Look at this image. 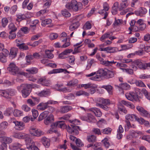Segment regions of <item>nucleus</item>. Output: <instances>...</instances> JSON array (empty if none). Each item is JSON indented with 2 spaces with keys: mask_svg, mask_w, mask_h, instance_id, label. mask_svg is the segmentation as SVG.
<instances>
[{
  "mask_svg": "<svg viewBox=\"0 0 150 150\" xmlns=\"http://www.w3.org/2000/svg\"><path fill=\"white\" fill-rule=\"evenodd\" d=\"M65 6L67 9H72L74 11L77 12L81 8L82 5L81 3L78 2L76 0H72L70 3L67 4Z\"/></svg>",
  "mask_w": 150,
  "mask_h": 150,
  "instance_id": "nucleus-1",
  "label": "nucleus"
},
{
  "mask_svg": "<svg viewBox=\"0 0 150 150\" xmlns=\"http://www.w3.org/2000/svg\"><path fill=\"white\" fill-rule=\"evenodd\" d=\"M18 90L21 89L22 95L23 97L26 98L29 95L30 92L31 85L28 84H22L20 86L17 87Z\"/></svg>",
  "mask_w": 150,
  "mask_h": 150,
  "instance_id": "nucleus-2",
  "label": "nucleus"
},
{
  "mask_svg": "<svg viewBox=\"0 0 150 150\" xmlns=\"http://www.w3.org/2000/svg\"><path fill=\"white\" fill-rule=\"evenodd\" d=\"M72 124L68 125L67 127V131L69 133L74 135H76L79 133V130H80L79 127L76 125L74 124V121L73 120L69 121Z\"/></svg>",
  "mask_w": 150,
  "mask_h": 150,
  "instance_id": "nucleus-3",
  "label": "nucleus"
},
{
  "mask_svg": "<svg viewBox=\"0 0 150 150\" xmlns=\"http://www.w3.org/2000/svg\"><path fill=\"white\" fill-rule=\"evenodd\" d=\"M99 103H96V105L97 106L105 110H109V108L108 106L111 104L109 99L100 98L99 100Z\"/></svg>",
  "mask_w": 150,
  "mask_h": 150,
  "instance_id": "nucleus-4",
  "label": "nucleus"
},
{
  "mask_svg": "<svg viewBox=\"0 0 150 150\" xmlns=\"http://www.w3.org/2000/svg\"><path fill=\"white\" fill-rule=\"evenodd\" d=\"M7 69L13 74H19L21 75H24L25 74L24 72H20L19 68L14 63H10Z\"/></svg>",
  "mask_w": 150,
  "mask_h": 150,
  "instance_id": "nucleus-5",
  "label": "nucleus"
},
{
  "mask_svg": "<svg viewBox=\"0 0 150 150\" xmlns=\"http://www.w3.org/2000/svg\"><path fill=\"white\" fill-rule=\"evenodd\" d=\"M108 69H100L98 70L97 72V75L93 76L90 79L93 80H96L97 79L100 78L101 77H103L105 78L107 74Z\"/></svg>",
  "mask_w": 150,
  "mask_h": 150,
  "instance_id": "nucleus-6",
  "label": "nucleus"
},
{
  "mask_svg": "<svg viewBox=\"0 0 150 150\" xmlns=\"http://www.w3.org/2000/svg\"><path fill=\"white\" fill-rule=\"evenodd\" d=\"M132 64L133 65V68L135 70H137L138 67L140 69H145L146 66H145V63H144L141 59H137L132 62Z\"/></svg>",
  "mask_w": 150,
  "mask_h": 150,
  "instance_id": "nucleus-7",
  "label": "nucleus"
},
{
  "mask_svg": "<svg viewBox=\"0 0 150 150\" xmlns=\"http://www.w3.org/2000/svg\"><path fill=\"white\" fill-rule=\"evenodd\" d=\"M25 142L27 145V148L29 150H40L36 146H34L35 143L30 138H26Z\"/></svg>",
  "mask_w": 150,
  "mask_h": 150,
  "instance_id": "nucleus-8",
  "label": "nucleus"
},
{
  "mask_svg": "<svg viewBox=\"0 0 150 150\" xmlns=\"http://www.w3.org/2000/svg\"><path fill=\"white\" fill-rule=\"evenodd\" d=\"M96 57L100 61L101 64L105 66H112L113 64H114L116 63V62H115L114 61H108L103 60V59L101 58L99 54H97Z\"/></svg>",
  "mask_w": 150,
  "mask_h": 150,
  "instance_id": "nucleus-9",
  "label": "nucleus"
},
{
  "mask_svg": "<svg viewBox=\"0 0 150 150\" xmlns=\"http://www.w3.org/2000/svg\"><path fill=\"white\" fill-rule=\"evenodd\" d=\"M30 134L34 136L40 137L44 135V133L40 129L32 127L30 129Z\"/></svg>",
  "mask_w": 150,
  "mask_h": 150,
  "instance_id": "nucleus-10",
  "label": "nucleus"
},
{
  "mask_svg": "<svg viewBox=\"0 0 150 150\" xmlns=\"http://www.w3.org/2000/svg\"><path fill=\"white\" fill-rule=\"evenodd\" d=\"M37 83L45 86H48L51 85L50 81L49 80L46 79L44 77H42L38 79Z\"/></svg>",
  "mask_w": 150,
  "mask_h": 150,
  "instance_id": "nucleus-11",
  "label": "nucleus"
},
{
  "mask_svg": "<svg viewBox=\"0 0 150 150\" xmlns=\"http://www.w3.org/2000/svg\"><path fill=\"white\" fill-rule=\"evenodd\" d=\"M137 109L139 112L140 114L142 116L148 118H150V114L142 107L140 106H137Z\"/></svg>",
  "mask_w": 150,
  "mask_h": 150,
  "instance_id": "nucleus-12",
  "label": "nucleus"
},
{
  "mask_svg": "<svg viewBox=\"0 0 150 150\" xmlns=\"http://www.w3.org/2000/svg\"><path fill=\"white\" fill-rule=\"evenodd\" d=\"M13 137L15 138L18 139H26L30 138L28 135L21 132H14L13 134Z\"/></svg>",
  "mask_w": 150,
  "mask_h": 150,
  "instance_id": "nucleus-13",
  "label": "nucleus"
},
{
  "mask_svg": "<svg viewBox=\"0 0 150 150\" xmlns=\"http://www.w3.org/2000/svg\"><path fill=\"white\" fill-rule=\"evenodd\" d=\"M54 121V116L52 114H50L44 120V123L46 125H50Z\"/></svg>",
  "mask_w": 150,
  "mask_h": 150,
  "instance_id": "nucleus-14",
  "label": "nucleus"
},
{
  "mask_svg": "<svg viewBox=\"0 0 150 150\" xmlns=\"http://www.w3.org/2000/svg\"><path fill=\"white\" fill-rule=\"evenodd\" d=\"M125 96L128 100L131 101H133L134 100L137 101L138 100V98L135 96L134 93L133 92L126 93Z\"/></svg>",
  "mask_w": 150,
  "mask_h": 150,
  "instance_id": "nucleus-15",
  "label": "nucleus"
},
{
  "mask_svg": "<svg viewBox=\"0 0 150 150\" xmlns=\"http://www.w3.org/2000/svg\"><path fill=\"white\" fill-rule=\"evenodd\" d=\"M13 122L15 124L17 129L18 130H21L24 128L25 124L22 122L16 120L13 121Z\"/></svg>",
  "mask_w": 150,
  "mask_h": 150,
  "instance_id": "nucleus-16",
  "label": "nucleus"
},
{
  "mask_svg": "<svg viewBox=\"0 0 150 150\" xmlns=\"http://www.w3.org/2000/svg\"><path fill=\"white\" fill-rule=\"evenodd\" d=\"M72 107L70 106L66 105L61 106L60 107L59 112L61 113H65L72 110Z\"/></svg>",
  "mask_w": 150,
  "mask_h": 150,
  "instance_id": "nucleus-17",
  "label": "nucleus"
},
{
  "mask_svg": "<svg viewBox=\"0 0 150 150\" xmlns=\"http://www.w3.org/2000/svg\"><path fill=\"white\" fill-rule=\"evenodd\" d=\"M72 51L73 50L71 49L66 50L59 54V58L61 59L65 58L67 57L66 55Z\"/></svg>",
  "mask_w": 150,
  "mask_h": 150,
  "instance_id": "nucleus-18",
  "label": "nucleus"
},
{
  "mask_svg": "<svg viewBox=\"0 0 150 150\" xmlns=\"http://www.w3.org/2000/svg\"><path fill=\"white\" fill-rule=\"evenodd\" d=\"M48 105L47 102L45 103L42 102L38 105L37 108L39 110H44L49 107Z\"/></svg>",
  "mask_w": 150,
  "mask_h": 150,
  "instance_id": "nucleus-19",
  "label": "nucleus"
},
{
  "mask_svg": "<svg viewBox=\"0 0 150 150\" xmlns=\"http://www.w3.org/2000/svg\"><path fill=\"white\" fill-rule=\"evenodd\" d=\"M18 51L17 48L13 47L11 49L10 52L9 54V56L12 59L15 58L16 56L17 53Z\"/></svg>",
  "mask_w": 150,
  "mask_h": 150,
  "instance_id": "nucleus-20",
  "label": "nucleus"
},
{
  "mask_svg": "<svg viewBox=\"0 0 150 150\" xmlns=\"http://www.w3.org/2000/svg\"><path fill=\"white\" fill-rule=\"evenodd\" d=\"M42 142L46 147L48 148L50 146V140L45 137H42L41 139Z\"/></svg>",
  "mask_w": 150,
  "mask_h": 150,
  "instance_id": "nucleus-21",
  "label": "nucleus"
},
{
  "mask_svg": "<svg viewBox=\"0 0 150 150\" xmlns=\"http://www.w3.org/2000/svg\"><path fill=\"white\" fill-rule=\"evenodd\" d=\"M62 72H64L65 73H66L67 72L68 73H69V71H68L67 70L65 69H53L52 71L49 72V74H50L53 73H59Z\"/></svg>",
  "mask_w": 150,
  "mask_h": 150,
  "instance_id": "nucleus-22",
  "label": "nucleus"
},
{
  "mask_svg": "<svg viewBox=\"0 0 150 150\" xmlns=\"http://www.w3.org/2000/svg\"><path fill=\"white\" fill-rule=\"evenodd\" d=\"M1 139L0 142L2 143H4L6 144L11 143L12 142V139L11 137L5 136L3 138H1Z\"/></svg>",
  "mask_w": 150,
  "mask_h": 150,
  "instance_id": "nucleus-23",
  "label": "nucleus"
},
{
  "mask_svg": "<svg viewBox=\"0 0 150 150\" xmlns=\"http://www.w3.org/2000/svg\"><path fill=\"white\" fill-rule=\"evenodd\" d=\"M90 110L94 112L95 115L97 117H100L102 115V112L100 110L97 108H91Z\"/></svg>",
  "mask_w": 150,
  "mask_h": 150,
  "instance_id": "nucleus-24",
  "label": "nucleus"
},
{
  "mask_svg": "<svg viewBox=\"0 0 150 150\" xmlns=\"http://www.w3.org/2000/svg\"><path fill=\"white\" fill-rule=\"evenodd\" d=\"M107 73L105 78L108 79L113 77L114 75L116 74V72L115 71L109 70L108 69Z\"/></svg>",
  "mask_w": 150,
  "mask_h": 150,
  "instance_id": "nucleus-25",
  "label": "nucleus"
},
{
  "mask_svg": "<svg viewBox=\"0 0 150 150\" xmlns=\"http://www.w3.org/2000/svg\"><path fill=\"white\" fill-rule=\"evenodd\" d=\"M78 83V81L77 79H73L69 81L67 85L68 86L74 87L77 85Z\"/></svg>",
  "mask_w": 150,
  "mask_h": 150,
  "instance_id": "nucleus-26",
  "label": "nucleus"
},
{
  "mask_svg": "<svg viewBox=\"0 0 150 150\" xmlns=\"http://www.w3.org/2000/svg\"><path fill=\"white\" fill-rule=\"evenodd\" d=\"M126 120H129L132 121H138V119L139 118L137 117L135 115H128L126 116Z\"/></svg>",
  "mask_w": 150,
  "mask_h": 150,
  "instance_id": "nucleus-27",
  "label": "nucleus"
},
{
  "mask_svg": "<svg viewBox=\"0 0 150 150\" xmlns=\"http://www.w3.org/2000/svg\"><path fill=\"white\" fill-rule=\"evenodd\" d=\"M49 112L47 111H45L43 112H42L38 118V121H40L42 120L45 118H46L48 116L49 114Z\"/></svg>",
  "mask_w": 150,
  "mask_h": 150,
  "instance_id": "nucleus-28",
  "label": "nucleus"
},
{
  "mask_svg": "<svg viewBox=\"0 0 150 150\" xmlns=\"http://www.w3.org/2000/svg\"><path fill=\"white\" fill-rule=\"evenodd\" d=\"M118 6L119 3L118 2H116L114 4L112 7V12L113 15H115L117 13Z\"/></svg>",
  "mask_w": 150,
  "mask_h": 150,
  "instance_id": "nucleus-29",
  "label": "nucleus"
},
{
  "mask_svg": "<svg viewBox=\"0 0 150 150\" xmlns=\"http://www.w3.org/2000/svg\"><path fill=\"white\" fill-rule=\"evenodd\" d=\"M87 139L89 142H95L96 141V137L93 135H91L87 136Z\"/></svg>",
  "mask_w": 150,
  "mask_h": 150,
  "instance_id": "nucleus-30",
  "label": "nucleus"
},
{
  "mask_svg": "<svg viewBox=\"0 0 150 150\" xmlns=\"http://www.w3.org/2000/svg\"><path fill=\"white\" fill-rule=\"evenodd\" d=\"M0 95L7 99H8L9 94H8L7 89L5 90H0Z\"/></svg>",
  "mask_w": 150,
  "mask_h": 150,
  "instance_id": "nucleus-31",
  "label": "nucleus"
},
{
  "mask_svg": "<svg viewBox=\"0 0 150 150\" xmlns=\"http://www.w3.org/2000/svg\"><path fill=\"white\" fill-rule=\"evenodd\" d=\"M44 17L41 18V19L42 20V25L43 26H45L46 25L52 22V20L50 19H47L44 20Z\"/></svg>",
  "mask_w": 150,
  "mask_h": 150,
  "instance_id": "nucleus-32",
  "label": "nucleus"
},
{
  "mask_svg": "<svg viewBox=\"0 0 150 150\" xmlns=\"http://www.w3.org/2000/svg\"><path fill=\"white\" fill-rule=\"evenodd\" d=\"M121 103L133 109L134 108V105L132 103L129 102H127L125 100H122L121 101Z\"/></svg>",
  "mask_w": 150,
  "mask_h": 150,
  "instance_id": "nucleus-33",
  "label": "nucleus"
},
{
  "mask_svg": "<svg viewBox=\"0 0 150 150\" xmlns=\"http://www.w3.org/2000/svg\"><path fill=\"white\" fill-rule=\"evenodd\" d=\"M112 32H108L105 33L100 38V40L101 41L103 42L105 39L109 38L110 35H112Z\"/></svg>",
  "mask_w": 150,
  "mask_h": 150,
  "instance_id": "nucleus-34",
  "label": "nucleus"
},
{
  "mask_svg": "<svg viewBox=\"0 0 150 150\" xmlns=\"http://www.w3.org/2000/svg\"><path fill=\"white\" fill-rule=\"evenodd\" d=\"M26 71H28L30 74H35L38 73V69L34 67L30 69H27Z\"/></svg>",
  "mask_w": 150,
  "mask_h": 150,
  "instance_id": "nucleus-35",
  "label": "nucleus"
},
{
  "mask_svg": "<svg viewBox=\"0 0 150 150\" xmlns=\"http://www.w3.org/2000/svg\"><path fill=\"white\" fill-rule=\"evenodd\" d=\"M16 46L18 47L19 49L23 50H28L29 49L27 46L25 45L24 43L20 44H18L16 45Z\"/></svg>",
  "mask_w": 150,
  "mask_h": 150,
  "instance_id": "nucleus-36",
  "label": "nucleus"
},
{
  "mask_svg": "<svg viewBox=\"0 0 150 150\" xmlns=\"http://www.w3.org/2000/svg\"><path fill=\"white\" fill-rule=\"evenodd\" d=\"M142 92L145 97L150 100V93L148 92L145 88H143Z\"/></svg>",
  "mask_w": 150,
  "mask_h": 150,
  "instance_id": "nucleus-37",
  "label": "nucleus"
},
{
  "mask_svg": "<svg viewBox=\"0 0 150 150\" xmlns=\"http://www.w3.org/2000/svg\"><path fill=\"white\" fill-rule=\"evenodd\" d=\"M129 5L128 3L121 2L119 7L120 11H121L127 8Z\"/></svg>",
  "mask_w": 150,
  "mask_h": 150,
  "instance_id": "nucleus-38",
  "label": "nucleus"
},
{
  "mask_svg": "<svg viewBox=\"0 0 150 150\" xmlns=\"http://www.w3.org/2000/svg\"><path fill=\"white\" fill-rule=\"evenodd\" d=\"M50 93L48 90H43L40 92L39 94V96L43 97L49 95L50 94Z\"/></svg>",
  "mask_w": 150,
  "mask_h": 150,
  "instance_id": "nucleus-39",
  "label": "nucleus"
},
{
  "mask_svg": "<svg viewBox=\"0 0 150 150\" xmlns=\"http://www.w3.org/2000/svg\"><path fill=\"white\" fill-rule=\"evenodd\" d=\"M58 127L62 129H64L65 128L67 129V127L65 124V122L63 121H58Z\"/></svg>",
  "mask_w": 150,
  "mask_h": 150,
  "instance_id": "nucleus-40",
  "label": "nucleus"
},
{
  "mask_svg": "<svg viewBox=\"0 0 150 150\" xmlns=\"http://www.w3.org/2000/svg\"><path fill=\"white\" fill-rule=\"evenodd\" d=\"M8 28L10 30L9 33L14 32L16 31L17 30V28L16 27L13 23H11L8 25Z\"/></svg>",
  "mask_w": 150,
  "mask_h": 150,
  "instance_id": "nucleus-41",
  "label": "nucleus"
},
{
  "mask_svg": "<svg viewBox=\"0 0 150 150\" xmlns=\"http://www.w3.org/2000/svg\"><path fill=\"white\" fill-rule=\"evenodd\" d=\"M87 122H96V120L94 116L91 114H88Z\"/></svg>",
  "mask_w": 150,
  "mask_h": 150,
  "instance_id": "nucleus-42",
  "label": "nucleus"
},
{
  "mask_svg": "<svg viewBox=\"0 0 150 150\" xmlns=\"http://www.w3.org/2000/svg\"><path fill=\"white\" fill-rule=\"evenodd\" d=\"M98 13L102 16L104 15V16L103 18V19H106L108 14V13L107 11L103 9L100 10Z\"/></svg>",
  "mask_w": 150,
  "mask_h": 150,
  "instance_id": "nucleus-43",
  "label": "nucleus"
},
{
  "mask_svg": "<svg viewBox=\"0 0 150 150\" xmlns=\"http://www.w3.org/2000/svg\"><path fill=\"white\" fill-rule=\"evenodd\" d=\"M46 57L51 59L54 57L53 54L51 53V51L49 50L45 51Z\"/></svg>",
  "mask_w": 150,
  "mask_h": 150,
  "instance_id": "nucleus-44",
  "label": "nucleus"
},
{
  "mask_svg": "<svg viewBox=\"0 0 150 150\" xmlns=\"http://www.w3.org/2000/svg\"><path fill=\"white\" fill-rule=\"evenodd\" d=\"M23 112L18 109H15L13 112V115L16 117H20L23 115Z\"/></svg>",
  "mask_w": 150,
  "mask_h": 150,
  "instance_id": "nucleus-45",
  "label": "nucleus"
},
{
  "mask_svg": "<svg viewBox=\"0 0 150 150\" xmlns=\"http://www.w3.org/2000/svg\"><path fill=\"white\" fill-rule=\"evenodd\" d=\"M97 88V86L94 84H93L91 86L90 88L89 93L92 94L96 92V88Z\"/></svg>",
  "mask_w": 150,
  "mask_h": 150,
  "instance_id": "nucleus-46",
  "label": "nucleus"
},
{
  "mask_svg": "<svg viewBox=\"0 0 150 150\" xmlns=\"http://www.w3.org/2000/svg\"><path fill=\"white\" fill-rule=\"evenodd\" d=\"M117 50L118 49L116 47H108V53H113L116 52Z\"/></svg>",
  "mask_w": 150,
  "mask_h": 150,
  "instance_id": "nucleus-47",
  "label": "nucleus"
},
{
  "mask_svg": "<svg viewBox=\"0 0 150 150\" xmlns=\"http://www.w3.org/2000/svg\"><path fill=\"white\" fill-rule=\"evenodd\" d=\"M62 14L66 17H69L71 16L70 13L66 9H64L61 11Z\"/></svg>",
  "mask_w": 150,
  "mask_h": 150,
  "instance_id": "nucleus-48",
  "label": "nucleus"
},
{
  "mask_svg": "<svg viewBox=\"0 0 150 150\" xmlns=\"http://www.w3.org/2000/svg\"><path fill=\"white\" fill-rule=\"evenodd\" d=\"M7 61V57L4 55L2 53H0V62L5 63Z\"/></svg>",
  "mask_w": 150,
  "mask_h": 150,
  "instance_id": "nucleus-49",
  "label": "nucleus"
},
{
  "mask_svg": "<svg viewBox=\"0 0 150 150\" xmlns=\"http://www.w3.org/2000/svg\"><path fill=\"white\" fill-rule=\"evenodd\" d=\"M138 122L141 124H143L145 126H148L149 125V122L148 121L145 120L144 119L140 117L139 119H138Z\"/></svg>",
  "mask_w": 150,
  "mask_h": 150,
  "instance_id": "nucleus-50",
  "label": "nucleus"
},
{
  "mask_svg": "<svg viewBox=\"0 0 150 150\" xmlns=\"http://www.w3.org/2000/svg\"><path fill=\"white\" fill-rule=\"evenodd\" d=\"M120 87L124 90H128L130 88V86L126 83L122 84L120 85Z\"/></svg>",
  "mask_w": 150,
  "mask_h": 150,
  "instance_id": "nucleus-51",
  "label": "nucleus"
},
{
  "mask_svg": "<svg viewBox=\"0 0 150 150\" xmlns=\"http://www.w3.org/2000/svg\"><path fill=\"white\" fill-rule=\"evenodd\" d=\"M94 62V60L93 59H89L88 61L87 64V65L86 69L87 70H88L90 69L92 64Z\"/></svg>",
  "mask_w": 150,
  "mask_h": 150,
  "instance_id": "nucleus-52",
  "label": "nucleus"
},
{
  "mask_svg": "<svg viewBox=\"0 0 150 150\" xmlns=\"http://www.w3.org/2000/svg\"><path fill=\"white\" fill-rule=\"evenodd\" d=\"M103 88L105 89L110 94H112V87L110 85L103 86L102 87Z\"/></svg>",
  "mask_w": 150,
  "mask_h": 150,
  "instance_id": "nucleus-53",
  "label": "nucleus"
},
{
  "mask_svg": "<svg viewBox=\"0 0 150 150\" xmlns=\"http://www.w3.org/2000/svg\"><path fill=\"white\" fill-rule=\"evenodd\" d=\"M42 42V40H39L38 41L34 42L32 44L29 43H28V45L31 46L33 47H35L38 45L40 43Z\"/></svg>",
  "mask_w": 150,
  "mask_h": 150,
  "instance_id": "nucleus-54",
  "label": "nucleus"
},
{
  "mask_svg": "<svg viewBox=\"0 0 150 150\" xmlns=\"http://www.w3.org/2000/svg\"><path fill=\"white\" fill-rule=\"evenodd\" d=\"M8 21L7 19L6 18H3L1 20V25L2 27L5 28L7 25Z\"/></svg>",
  "mask_w": 150,
  "mask_h": 150,
  "instance_id": "nucleus-55",
  "label": "nucleus"
},
{
  "mask_svg": "<svg viewBox=\"0 0 150 150\" xmlns=\"http://www.w3.org/2000/svg\"><path fill=\"white\" fill-rule=\"evenodd\" d=\"M8 94H9V98H10V96H13L15 95L16 93V91L13 89H7Z\"/></svg>",
  "mask_w": 150,
  "mask_h": 150,
  "instance_id": "nucleus-56",
  "label": "nucleus"
},
{
  "mask_svg": "<svg viewBox=\"0 0 150 150\" xmlns=\"http://www.w3.org/2000/svg\"><path fill=\"white\" fill-rule=\"evenodd\" d=\"M91 28V24L88 22H87L83 27V29L85 30L90 29Z\"/></svg>",
  "mask_w": 150,
  "mask_h": 150,
  "instance_id": "nucleus-57",
  "label": "nucleus"
},
{
  "mask_svg": "<svg viewBox=\"0 0 150 150\" xmlns=\"http://www.w3.org/2000/svg\"><path fill=\"white\" fill-rule=\"evenodd\" d=\"M22 145L18 143H15L13 145V148L15 150H18L20 149Z\"/></svg>",
  "mask_w": 150,
  "mask_h": 150,
  "instance_id": "nucleus-58",
  "label": "nucleus"
},
{
  "mask_svg": "<svg viewBox=\"0 0 150 150\" xmlns=\"http://www.w3.org/2000/svg\"><path fill=\"white\" fill-rule=\"evenodd\" d=\"M134 83L137 86L140 87H144L145 86L144 83L141 80H136Z\"/></svg>",
  "mask_w": 150,
  "mask_h": 150,
  "instance_id": "nucleus-59",
  "label": "nucleus"
},
{
  "mask_svg": "<svg viewBox=\"0 0 150 150\" xmlns=\"http://www.w3.org/2000/svg\"><path fill=\"white\" fill-rule=\"evenodd\" d=\"M17 19L16 21H18L19 20L20 21L25 19L26 18L25 16L23 14H20L17 15Z\"/></svg>",
  "mask_w": 150,
  "mask_h": 150,
  "instance_id": "nucleus-60",
  "label": "nucleus"
},
{
  "mask_svg": "<svg viewBox=\"0 0 150 150\" xmlns=\"http://www.w3.org/2000/svg\"><path fill=\"white\" fill-rule=\"evenodd\" d=\"M32 115L34 119H36L38 115V111L35 109H32Z\"/></svg>",
  "mask_w": 150,
  "mask_h": 150,
  "instance_id": "nucleus-61",
  "label": "nucleus"
},
{
  "mask_svg": "<svg viewBox=\"0 0 150 150\" xmlns=\"http://www.w3.org/2000/svg\"><path fill=\"white\" fill-rule=\"evenodd\" d=\"M112 129L110 128H107L103 129L102 130L101 132L103 134H108L111 133Z\"/></svg>",
  "mask_w": 150,
  "mask_h": 150,
  "instance_id": "nucleus-62",
  "label": "nucleus"
},
{
  "mask_svg": "<svg viewBox=\"0 0 150 150\" xmlns=\"http://www.w3.org/2000/svg\"><path fill=\"white\" fill-rule=\"evenodd\" d=\"M75 58L74 56H71L68 58L67 60L69 63L74 64V62L75 61Z\"/></svg>",
  "mask_w": 150,
  "mask_h": 150,
  "instance_id": "nucleus-63",
  "label": "nucleus"
},
{
  "mask_svg": "<svg viewBox=\"0 0 150 150\" xmlns=\"http://www.w3.org/2000/svg\"><path fill=\"white\" fill-rule=\"evenodd\" d=\"M124 72L130 74H133V70L130 69H123L120 68Z\"/></svg>",
  "mask_w": 150,
  "mask_h": 150,
  "instance_id": "nucleus-64",
  "label": "nucleus"
}]
</instances>
